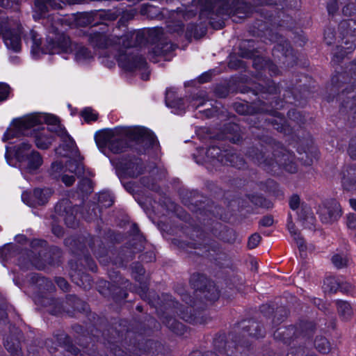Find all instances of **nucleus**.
<instances>
[{
	"label": "nucleus",
	"mask_w": 356,
	"mask_h": 356,
	"mask_svg": "<svg viewBox=\"0 0 356 356\" xmlns=\"http://www.w3.org/2000/svg\"><path fill=\"white\" fill-rule=\"evenodd\" d=\"M53 134L58 136L63 145L56 149V154L60 157H67L74 161H69L65 168L76 175L82 172V166L75 159L78 150L72 138L67 134L58 118L44 113H34L14 120L3 135V140L18 137L21 135L31 136L35 138L36 146L40 149H47L52 143Z\"/></svg>",
	"instance_id": "f257e3e1"
},
{
	"label": "nucleus",
	"mask_w": 356,
	"mask_h": 356,
	"mask_svg": "<svg viewBox=\"0 0 356 356\" xmlns=\"http://www.w3.org/2000/svg\"><path fill=\"white\" fill-rule=\"evenodd\" d=\"M27 42L31 43V54L38 58L44 54L73 53L74 60L79 65L90 63L94 58L92 53L86 47L79 44H72L69 40L64 38L61 44H56L49 41L47 46L41 47L40 38L35 31L30 32V38Z\"/></svg>",
	"instance_id": "f03ea898"
},
{
	"label": "nucleus",
	"mask_w": 356,
	"mask_h": 356,
	"mask_svg": "<svg viewBox=\"0 0 356 356\" xmlns=\"http://www.w3.org/2000/svg\"><path fill=\"white\" fill-rule=\"evenodd\" d=\"M5 157L8 164L18 168L24 176L36 174L43 163L39 152L26 143H22L13 149L7 147Z\"/></svg>",
	"instance_id": "7ed1b4c3"
},
{
	"label": "nucleus",
	"mask_w": 356,
	"mask_h": 356,
	"mask_svg": "<svg viewBox=\"0 0 356 356\" xmlns=\"http://www.w3.org/2000/svg\"><path fill=\"white\" fill-rule=\"evenodd\" d=\"M22 26L16 20H10L1 16L0 11V36L8 49L17 52L22 45Z\"/></svg>",
	"instance_id": "20e7f679"
},
{
	"label": "nucleus",
	"mask_w": 356,
	"mask_h": 356,
	"mask_svg": "<svg viewBox=\"0 0 356 356\" xmlns=\"http://www.w3.org/2000/svg\"><path fill=\"white\" fill-rule=\"evenodd\" d=\"M95 142L99 150L104 154H106L107 149L113 154H120L126 148L122 136L111 129L97 132L95 135Z\"/></svg>",
	"instance_id": "39448f33"
},
{
	"label": "nucleus",
	"mask_w": 356,
	"mask_h": 356,
	"mask_svg": "<svg viewBox=\"0 0 356 356\" xmlns=\"http://www.w3.org/2000/svg\"><path fill=\"white\" fill-rule=\"evenodd\" d=\"M198 154L195 156L197 163L211 162L215 163L220 162L223 164L230 163L232 165L238 166L235 160L238 158L236 154H230L227 152H222L218 147H212L206 152L203 148L197 150Z\"/></svg>",
	"instance_id": "423d86ee"
},
{
	"label": "nucleus",
	"mask_w": 356,
	"mask_h": 356,
	"mask_svg": "<svg viewBox=\"0 0 356 356\" xmlns=\"http://www.w3.org/2000/svg\"><path fill=\"white\" fill-rule=\"evenodd\" d=\"M135 33H132L118 38L117 36H108L104 33H97L91 35L90 42L99 48H107L114 45H119L127 48L131 46L130 40L132 39Z\"/></svg>",
	"instance_id": "0eeeda50"
},
{
	"label": "nucleus",
	"mask_w": 356,
	"mask_h": 356,
	"mask_svg": "<svg viewBox=\"0 0 356 356\" xmlns=\"http://www.w3.org/2000/svg\"><path fill=\"white\" fill-rule=\"evenodd\" d=\"M51 194L52 191L49 188L35 189L33 194L24 192L22 194V200L29 207H35L45 204Z\"/></svg>",
	"instance_id": "6e6552de"
},
{
	"label": "nucleus",
	"mask_w": 356,
	"mask_h": 356,
	"mask_svg": "<svg viewBox=\"0 0 356 356\" xmlns=\"http://www.w3.org/2000/svg\"><path fill=\"white\" fill-rule=\"evenodd\" d=\"M318 213L323 222L330 223L340 218L341 209L337 202L332 201L320 206Z\"/></svg>",
	"instance_id": "1a4fd4ad"
},
{
	"label": "nucleus",
	"mask_w": 356,
	"mask_h": 356,
	"mask_svg": "<svg viewBox=\"0 0 356 356\" xmlns=\"http://www.w3.org/2000/svg\"><path fill=\"white\" fill-rule=\"evenodd\" d=\"M85 0H35V8L41 15L49 10L50 8L54 9L62 8L65 4H74L83 2Z\"/></svg>",
	"instance_id": "9d476101"
},
{
	"label": "nucleus",
	"mask_w": 356,
	"mask_h": 356,
	"mask_svg": "<svg viewBox=\"0 0 356 356\" xmlns=\"http://www.w3.org/2000/svg\"><path fill=\"white\" fill-rule=\"evenodd\" d=\"M130 137L134 140H141L145 145H154L156 140L154 135L149 130L141 127H131L129 130Z\"/></svg>",
	"instance_id": "9b49d317"
},
{
	"label": "nucleus",
	"mask_w": 356,
	"mask_h": 356,
	"mask_svg": "<svg viewBox=\"0 0 356 356\" xmlns=\"http://www.w3.org/2000/svg\"><path fill=\"white\" fill-rule=\"evenodd\" d=\"M119 65L126 70L132 71L144 65V60L141 57L131 54H122L118 58Z\"/></svg>",
	"instance_id": "f8f14e48"
},
{
	"label": "nucleus",
	"mask_w": 356,
	"mask_h": 356,
	"mask_svg": "<svg viewBox=\"0 0 356 356\" xmlns=\"http://www.w3.org/2000/svg\"><path fill=\"white\" fill-rule=\"evenodd\" d=\"M124 173L130 177H136L141 174L143 171L142 165L137 160L134 161H130L126 164V166L122 168Z\"/></svg>",
	"instance_id": "ddd939ff"
},
{
	"label": "nucleus",
	"mask_w": 356,
	"mask_h": 356,
	"mask_svg": "<svg viewBox=\"0 0 356 356\" xmlns=\"http://www.w3.org/2000/svg\"><path fill=\"white\" fill-rule=\"evenodd\" d=\"M172 97V92L171 91H167L165 102L168 106L172 108V112L177 114L181 115L184 112V109L182 106L183 101L181 99H177L175 101H171V98Z\"/></svg>",
	"instance_id": "4468645a"
},
{
	"label": "nucleus",
	"mask_w": 356,
	"mask_h": 356,
	"mask_svg": "<svg viewBox=\"0 0 356 356\" xmlns=\"http://www.w3.org/2000/svg\"><path fill=\"white\" fill-rule=\"evenodd\" d=\"M288 229L293 236L294 241H296V244L300 251H303L305 249V244L303 239L300 237L299 233L296 230L294 225L291 222H289L287 224Z\"/></svg>",
	"instance_id": "2eb2a0df"
},
{
	"label": "nucleus",
	"mask_w": 356,
	"mask_h": 356,
	"mask_svg": "<svg viewBox=\"0 0 356 356\" xmlns=\"http://www.w3.org/2000/svg\"><path fill=\"white\" fill-rule=\"evenodd\" d=\"M206 100L205 92L201 91L192 98L188 107L191 108L192 109H196L200 106H203Z\"/></svg>",
	"instance_id": "dca6fc26"
},
{
	"label": "nucleus",
	"mask_w": 356,
	"mask_h": 356,
	"mask_svg": "<svg viewBox=\"0 0 356 356\" xmlns=\"http://www.w3.org/2000/svg\"><path fill=\"white\" fill-rule=\"evenodd\" d=\"M339 284L334 277H327L324 280L323 289L326 292L333 293L338 290Z\"/></svg>",
	"instance_id": "f3484780"
},
{
	"label": "nucleus",
	"mask_w": 356,
	"mask_h": 356,
	"mask_svg": "<svg viewBox=\"0 0 356 356\" xmlns=\"http://www.w3.org/2000/svg\"><path fill=\"white\" fill-rule=\"evenodd\" d=\"M81 117L83 118L85 122L89 123L97 120L98 114L91 108H85L81 113Z\"/></svg>",
	"instance_id": "a211bd4d"
},
{
	"label": "nucleus",
	"mask_w": 356,
	"mask_h": 356,
	"mask_svg": "<svg viewBox=\"0 0 356 356\" xmlns=\"http://www.w3.org/2000/svg\"><path fill=\"white\" fill-rule=\"evenodd\" d=\"M332 260L334 265L338 268L346 266L349 261L348 257L345 254H336L333 256Z\"/></svg>",
	"instance_id": "6ab92c4d"
},
{
	"label": "nucleus",
	"mask_w": 356,
	"mask_h": 356,
	"mask_svg": "<svg viewBox=\"0 0 356 356\" xmlns=\"http://www.w3.org/2000/svg\"><path fill=\"white\" fill-rule=\"evenodd\" d=\"M13 245L11 244L5 245L0 248V259L3 260L8 259L12 254Z\"/></svg>",
	"instance_id": "aec40b11"
},
{
	"label": "nucleus",
	"mask_w": 356,
	"mask_h": 356,
	"mask_svg": "<svg viewBox=\"0 0 356 356\" xmlns=\"http://www.w3.org/2000/svg\"><path fill=\"white\" fill-rule=\"evenodd\" d=\"M63 166L61 162L56 161L51 164V173L54 177H57L58 174L63 171Z\"/></svg>",
	"instance_id": "412c9836"
},
{
	"label": "nucleus",
	"mask_w": 356,
	"mask_h": 356,
	"mask_svg": "<svg viewBox=\"0 0 356 356\" xmlns=\"http://www.w3.org/2000/svg\"><path fill=\"white\" fill-rule=\"evenodd\" d=\"M316 346L323 353H325L329 350L328 342L325 339H321L318 341H316Z\"/></svg>",
	"instance_id": "4be33fe9"
},
{
	"label": "nucleus",
	"mask_w": 356,
	"mask_h": 356,
	"mask_svg": "<svg viewBox=\"0 0 356 356\" xmlns=\"http://www.w3.org/2000/svg\"><path fill=\"white\" fill-rule=\"evenodd\" d=\"M261 240V236L257 234H254L251 236H250L248 245L250 248H256L259 243Z\"/></svg>",
	"instance_id": "5701e85b"
},
{
	"label": "nucleus",
	"mask_w": 356,
	"mask_h": 356,
	"mask_svg": "<svg viewBox=\"0 0 356 356\" xmlns=\"http://www.w3.org/2000/svg\"><path fill=\"white\" fill-rule=\"evenodd\" d=\"M10 88L7 84L0 83V102L5 100L9 94Z\"/></svg>",
	"instance_id": "b1692460"
},
{
	"label": "nucleus",
	"mask_w": 356,
	"mask_h": 356,
	"mask_svg": "<svg viewBox=\"0 0 356 356\" xmlns=\"http://www.w3.org/2000/svg\"><path fill=\"white\" fill-rule=\"evenodd\" d=\"M18 5V0H0V6L5 8H15Z\"/></svg>",
	"instance_id": "393cba45"
},
{
	"label": "nucleus",
	"mask_w": 356,
	"mask_h": 356,
	"mask_svg": "<svg viewBox=\"0 0 356 356\" xmlns=\"http://www.w3.org/2000/svg\"><path fill=\"white\" fill-rule=\"evenodd\" d=\"M339 311L343 314L349 316L351 314L350 305L347 302H341L339 304Z\"/></svg>",
	"instance_id": "a878e982"
},
{
	"label": "nucleus",
	"mask_w": 356,
	"mask_h": 356,
	"mask_svg": "<svg viewBox=\"0 0 356 356\" xmlns=\"http://www.w3.org/2000/svg\"><path fill=\"white\" fill-rule=\"evenodd\" d=\"M347 226L350 229H356V215L349 214L347 217Z\"/></svg>",
	"instance_id": "bb28decb"
},
{
	"label": "nucleus",
	"mask_w": 356,
	"mask_h": 356,
	"mask_svg": "<svg viewBox=\"0 0 356 356\" xmlns=\"http://www.w3.org/2000/svg\"><path fill=\"white\" fill-rule=\"evenodd\" d=\"M300 197L298 195H293L289 200V205L292 209H296L300 204Z\"/></svg>",
	"instance_id": "cd10ccee"
},
{
	"label": "nucleus",
	"mask_w": 356,
	"mask_h": 356,
	"mask_svg": "<svg viewBox=\"0 0 356 356\" xmlns=\"http://www.w3.org/2000/svg\"><path fill=\"white\" fill-rule=\"evenodd\" d=\"M62 181L66 185V186H70L72 185L74 181L75 178L73 175H63L61 177Z\"/></svg>",
	"instance_id": "c85d7f7f"
},
{
	"label": "nucleus",
	"mask_w": 356,
	"mask_h": 356,
	"mask_svg": "<svg viewBox=\"0 0 356 356\" xmlns=\"http://www.w3.org/2000/svg\"><path fill=\"white\" fill-rule=\"evenodd\" d=\"M261 223L264 225V226H266V227H269L270 225H273V218L271 217H265L261 221Z\"/></svg>",
	"instance_id": "c756f323"
},
{
	"label": "nucleus",
	"mask_w": 356,
	"mask_h": 356,
	"mask_svg": "<svg viewBox=\"0 0 356 356\" xmlns=\"http://www.w3.org/2000/svg\"><path fill=\"white\" fill-rule=\"evenodd\" d=\"M57 284L63 290H64V291L67 290L68 284L64 279L59 278L57 280Z\"/></svg>",
	"instance_id": "7c9ffc66"
},
{
	"label": "nucleus",
	"mask_w": 356,
	"mask_h": 356,
	"mask_svg": "<svg viewBox=\"0 0 356 356\" xmlns=\"http://www.w3.org/2000/svg\"><path fill=\"white\" fill-rule=\"evenodd\" d=\"M67 19L66 18H57L53 26L57 31L58 29V25L59 24L63 25V22H67Z\"/></svg>",
	"instance_id": "2f4dec72"
},
{
	"label": "nucleus",
	"mask_w": 356,
	"mask_h": 356,
	"mask_svg": "<svg viewBox=\"0 0 356 356\" xmlns=\"http://www.w3.org/2000/svg\"><path fill=\"white\" fill-rule=\"evenodd\" d=\"M350 207L356 211V200L355 199H350Z\"/></svg>",
	"instance_id": "473e14b6"
},
{
	"label": "nucleus",
	"mask_w": 356,
	"mask_h": 356,
	"mask_svg": "<svg viewBox=\"0 0 356 356\" xmlns=\"http://www.w3.org/2000/svg\"><path fill=\"white\" fill-rule=\"evenodd\" d=\"M200 79H201V81H202V82H205V81H207L209 79L208 75H207V74L202 75V76L200 77Z\"/></svg>",
	"instance_id": "72a5a7b5"
},
{
	"label": "nucleus",
	"mask_w": 356,
	"mask_h": 356,
	"mask_svg": "<svg viewBox=\"0 0 356 356\" xmlns=\"http://www.w3.org/2000/svg\"><path fill=\"white\" fill-rule=\"evenodd\" d=\"M263 3H266V4H273V3H275L276 2L274 1L273 0H264Z\"/></svg>",
	"instance_id": "f704fd0d"
},
{
	"label": "nucleus",
	"mask_w": 356,
	"mask_h": 356,
	"mask_svg": "<svg viewBox=\"0 0 356 356\" xmlns=\"http://www.w3.org/2000/svg\"><path fill=\"white\" fill-rule=\"evenodd\" d=\"M286 170L289 171L290 172H295V168H294V169H292V168H291V167L286 166Z\"/></svg>",
	"instance_id": "c9c22d12"
},
{
	"label": "nucleus",
	"mask_w": 356,
	"mask_h": 356,
	"mask_svg": "<svg viewBox=\"0 0 356 356\" xmlns=\"http://www.w3.org/2000/svg\"><path fill=\"white\" fill-rule=\"evenodd\" d=\"M87 17H88V15H87L86 14H81V15H80V16H79V19H85V18H87Z\"/></svg>",
	"instance_id": "e433bc0d"
},
{
	"label": "nucleus",
	"mask_w": 356,
	"mask_h": 356,
	"mask_svg": "<svg viewBox=\"0 0 356 356\" xmlns=\"http://www.w3.org/2000/svg\"><path fill=\"white\" fill-rule=\"evenodd\" d=\"M5 346L6 348L9 350V351H11V347L9 346V344L8 342H5Z\"/></svg>",
	"instance_id": "4c0bfd02"
},
{
	"label": "nucleus",
	"mask_w": 356,
	"mask_h": 356,
	"mask_svg": "<svg viewBox=\"0 0 356 356\" xmlns=\"http://www.w3.org/2000/svg\"><path fill=\"white\" fill-rule=\"evenodd\" d=\"M348 49H349V50H350L349 51H352L355 49V47H354L353 45H350V46L348 47Z\"/></svg>",
	"instance_id": "58836bf2"
},
{
	"label": "nucleus",
	"mask_w": 356,
	"mask_h": 356,
	"mask_svg": "<svg viewBox=\"0 0 356 356\" xmlns=\"http://www.w3.org/2000/svg\"><path fill=\"white\" fill-rule=\"evenodd\" d=\"M85 183H86V184H87L88 185H90V181H89L88 180H86V181H85Z\"/></svg>",
	"instance_id": "ea45409f"
},
{
	"label": "nucleus",
	"mask_w": 356,
	"mask_h": 356,
	"mask_svg": "<svg viewBox=\"0 0 356 356\" xmlns=\"http://www.w3.org/2000/svg\"><path fill=\"white\" fill-rule=\"evenodd\" d=\"M310 220H311V222H313V221H314V218H313V217H312V216H311V217H310Z\"/></svg>",
	"instance_id": "a19ab883"
},
{
	"label": "nucleus",
	"mask_w": 356,
	"mask_h": 356,
	"mask_svg": "<svg viewBox=\"0 0 356 356\" xmlns=\"http://www.w3.org/2000/svg\"><path fill=\"white\" fill-rule=\"evenodd\" d=\"M216 296H217L216 295V296H214L213 298H211V300L215 299V298H216Z\"/></svg>",
	"instance_id": "79ce46f5"
},
{
	"label": "nucleus",
	"mask_w": 356,
	"mask_h": 356,
	"mask_svg": "<svg viewBox=\"0 0 356 356\" xmlns=\"http://www.w3.org/2000/svg\"><path fill=\"white\" fill-rule=\"evenodd\" d=\"M216 296H217L216 295V296H214L213 298H211V300L215 299V298H216Z\"/></svg>",
	"instance_id": "37998d69"
},
{
	"label": "nucleus",
	"mask_w": 356,
	"mask_h": 356,
	"mask_svg": "<svg viewBox=\"0 0 356 356\" xmlns=\"http://www.w3.org/2000/svg\"><path fill=\"white\" fill-rule=\"evenodd\" d=\"M216 296H217L216 295V296H214L213 298H211V300L215 299V298H216Z\"/></svg>",
	"instance_id": "c03bdc74"
},
{
	"label": "nucleus",
	"mask_w": 356,
	"mask_h": 356,
	"mask_svg": "<svg viewBox=\"0 0 356 356\" xmlns=\"http://www.w3.org/2000/svg\"><path fill=\"white\" fill-rule=\"evenodd\" d=\"M216 296H217L216 295V296H214L213 298H211V300L215 299V298H216Z\"/></svg>",
	"instance_id": "a18cd8bd"
}]
</instances>
